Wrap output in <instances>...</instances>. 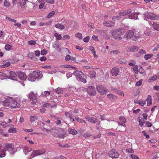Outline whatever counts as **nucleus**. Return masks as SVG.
<instances>
[{
	"label": "nucleus",
	"mask_w": 159,
	"mask_h": 159,
	"mask_svg": "<svg viewBox=\"0 0 159 159\" xmlns=\"http://www.w3.org/2000/svg\"><path fill=\"white\" fill-rule=\"evenodd\" d=\"M108 154L110 157L112 158H117L118 157L119 155L117 152L113 151H110L108 152Z\"/></svg>",
	"instance_id": "11"
},
{
	"label": "nucleus",
	"mask_w": 159,
	"mask_h": 159,
	"mask_svg": "<svg viewBox=\"0 0 159 159\" xmlns=\"http://www.w3.org/2000/svg\"><path fill=\"white\" fill-rule=\"evenodd\" d=\"M103 25L104 26L110 27L113 25L114 24L110 21H104L103 23Z\"/></svg>",
	"instance_id": "20"
},
{
	"label": "nucleus",
	"mask_w": 159,
	"mask_h": 159,
	"mask_svg": "<svg viewBox=\"0 0 159 159\" xmlns=\"http://www.w3.org/2000/svg\"><path fill=\"white\" fill-rule=\"evenodd\" d=\"M89 49L90 51H92L93 52V54H95V53H96V52L95 51L94 48L93 46H91L89 48Z\"/></svg>",
	"instance_id": "63"
},
{
	"label": "nucleus",
	"mask_w": 159,
	"mask_h": 159,
	"mask_svg": "<svg viewBox=\"0 0 159 159\" xmlns=\"http://www.w3.org/2000/svg\"><path fill=\"white\" fill-rule=\"evenodd\" d=\"M71 59V56L69 55H66L65 58V60L66 61H68L70 60Z\"/></svg>",
	"instance_id": "58"
},
{
	"label": "nucleus",
	"mask_w": 159,
	"mask_h": 159,
	"mask_svg": "<svg viewBox=\"0 0 159 159\" xmlns=\"http://www.w3.org/2000/svg\"><path fill=\"white\" fill-rule=\"evenodd\" d=\"M107 96L110 99H116L117 98V97L116 96L111 94H108Z\"/></svg>",
	"instance_id": "28"
},
{
	"label": "nucleus",
	"mask_w": 159,
	"mask_h": 159,
	"mask_svg": "<svg viewBox=\"0 0 159 159\" xmlns=\"http://www.w3.org/2000/svg\"><path fill=\"white\" fill-rule=\"evenodd\" d=\"M125 31L124 28H119L113 31L111 33L112 37L117 40H120L122 39L121 35H123Z\"/></svg>",
	"instance_id": "3"
},
{
	"label": "nucleus",
	"mask_w": 159,
	"mask_h": 159,
	"mask_svg": "<svg viewBox=\"0 0 159 159\" xmlns=\"http://www.w3.org/2000/svg\"><path fill=\"white\" fill-rule=\"evenodd\" d=\"M153 56V55L152 54H146L144 56V58L145 59L147 60Z\"/></svg>",
	"instance_id": "36"
},
{
	"label": "nucleus",
	"mask_w": 159,
	"mask_h": 159,
	"mask_svg": "<svg viewBox=\"0 0 159 159\" xmlns=\"http://www.w3.org/2000/svg\"><path fill=\"white\" fill-rule=\"evenodd\" d=\"M56 93L57 94H61L63 93V91L61 88H58L55 90Z\"/></svg>",
	"instance_id": "35"
},
{
	"label": "nucleus",
	"mask_w": 159,
	"mask_h": 159,
	"mask_svg": "<svg viewBox=\"0 0 159 159\" xmlns=\"http://www.w3.org/2000/svg\"><path fill=\"white\" fill-rule=\"evenodd\" d=\"M85 118L87 121L90 122L94 123L98 122L97 119L95 117H88V116H86Z\"/></svg>",
	"instance_id": "14"
},
{
	"label": "nucleus",
	"mask_w": 159,
	"mask_h": 159,
	"mask_svg": "<svg viewBox=\"0 0 159 159\" xmlns=\"http://www.w3.org/2000/svg\"><path fill=\"white\" fill-rule=\"evenodd\" d=\"M48 52V51L45 49H44L41 50V54L43 55H46Z\"/></svg>",
	"instance_id": "50"
},
{
	"label": "nucleus",
	"mask_w": 159,
	"mask_h": 159,
	"mask_svg": "<svg viewBox=\"0 0 159 159\" xmlns=\"http://www.w3.org/2000/svg\"><path fill=\"white\" fill-rule=\"evenodd\" d=\"M4 147L5 151L8 152L11 154H13L17 151V150L14 148V144L12 143H5Z\"/></svg>",
	"instance_id": "5"
},
{
	"label": "nucleus",
	"mask_w": 159,
	"mask_h": 159,
	"mask_svg": "<svg viewBox=\"0 0 159 159\" xmlns=\"http://www.w3.org/2000/svg\"><path fill=\"white\" fill-rule=\"evenodd\" d=\"M55 14V12L54 11H52L48 14L47 17L48 18H50L52 16Z\"/></svg>",
	"instance_id": "41"
},
{
	"label": "nucleus",
	"mask_w": 159,
	"mask_h": 159,
	"mask_svg": "<svg viewBox=\"0 0 159 159\" xmlns=\"http://www.w3.org/2000/svg\"><path fill=\"white\" fill-rule=\"evenodd\" d=\"M10 77H11V79H13V78H15L16 77L17 75L16 73L12 71H10Z\"/></svg>",
	"instance_id": "25"
},
{
	"label": "nucleus",
	"mask_w": 159,
	"mask_h": 159,
	"mask_svg": "<svg viewBox=\"0 0 159 159\" xmlns=\"http://www.w3.org/2000/svg\"><path fill=\"white\" fill-rule=\"evenodd\" d=\"M146 125L148 127H151L152 126V124L148 121H146L145 122Z\"/></svg>",
	"instance_id": "59"
},
{
	"label": "nucleus",
	"mask_w": 159,
	"mask_h": 159,
	"mask_svg": "<svg viewBox=\"0 0 159 159\" xmlns=\"http://www.w3.org/2000/svg\"><path fill=\"white\" fill-rule=\"evenodd\" d=\"M50 93V92L49 91H45L44 92L43 94L41 93L40 96L42 95L43 97H47L49 95Z\"/></svg>",
	"instance_id": "29"
},
{
	"label": "nucleus",
	"mask_w": 159,
	"mask_h": 159,
	"mask_svg": "<svg viewBox=\"0 0 159 159\" xmlns=\"http://www.w3.org/2000/svg\"><path fill=\"white\" fill-rule=\"evenodd\" d=\"M146 101L147 102V105L148 106H149L151 105L152 104L151 96L148 95L146 99Z\"/></svg>",
	"instance_id": "19"
},
{
	"label": "nucleus",
	"mask_w": 159,
	"mask_h": 159,
	"mask_svg": "<svg viewBox=\"0 0 159 159\" xmlns=\"http://www.w3.org/2000/svg\"><path fill=\"white\" fill-rule=\"evenodd\" d=\"M55 27L61 30H63L65 28V26L60 24L58 23L55 25Z\"/></svg>",
	"instance_id": "27"
},
{
	"label": "nucleus",
	"mask_w": 159,
	"mask_h": 159,
	"mask_svg": "<svg viewBox=\"0 0 159 159\" xmlns=\"http://www.w3.org/2000/svg\"><path fill=\"white\" fill-rule=\"evenodd\" d=\"M119 119L121 122L123 123H125L126 121L125 118L123 116H120Z\"/></svg>",
	"instance_id": "42"
},
{
	"label": "nucleus",
	"mask_w": 159,
	"mask_h": 159,
	"mask_svg": "<svg viewBox=\"0 0 159 159\" xmlns=\"http://www.w3.org/2000/svg\"><path fill=\"white\" fill-rule=\"evenodd\" d=\"M45 4V2H42L39 6V8L40 9H42L43 8Z\"/></svg>",
	"instance_id": "61"
},
{
	"label": "nucleus",
	"mask_w": 159,
	"mask_h": 159,
	"mask_svg": "<svg viewBox=\"0 0 159 159\" xmlns=\"http://www.w3.org/2000/svg\"><path fill=\"white\" fill-rule=\"evenodd\" d=\"M51 130L56 131L52 133L54 137L62 138H64L66 134L63 129L60 128L54 127Z\"/></svg>",
	"instance_id": "4"
},
{
	"label": "nucleus",
	"mask_w": 159,
	"mask_h": 159,
	"mask_svg": "<svg viewBox=\"0 0 159 159\" xmlns=\"http://www.w3.org/2000/svg\"><path fill=\"white\" fill-rule=\"evenodd\" d=\"M121 17L120 16H114L112 18V19L113 20H119L120 19Z\"/></svg>",
	"instance_id": "48"
},
{
	"label": "nucleus",
	"mask_w": 159,
	"mask_h": 159,
	"mask_svg": "<svg viewBox=\"0 0 159 159\" xmlns=\"http://www.w3.org/2000/svg\"><path fill=\"white\" fill-rule=\"evenodd\" d=\"M54 36L56 37V39L57 40H60L62 38L61 34L57 33H55Z\"/></svg>",
	"instance_id": "33"
},
{
	"label": "nucleus",
	"mask_w": 159,
	"mask_h": 159,
	"mask_svg": "<svg viewBox=\"0 0 159 159\" xmlns=\"http://www.w3.org/2000/svg\"><path fill=\"white\" fill-rule=\"evenodd\" d=\"M28 43L29 44L34 45L36 44V42L34 40H31L29 41Z\"/></svg>",
	"instance_id": "46"
},
{
	"label": "nucleus",
	"mask_w": 159,
	"mask_h": 159,
	"mask_svg": "<svg viewBox=\"0 0 159 159\" xmlns=\"http://www.w3.org/2000/svg\"><path fill=\"white\" fill-rule=\"evenodd\" d=\"M43 107H52V106L51 105L50 103H46L43 105Z\"/></svg>",
	"instance_id": "54"
},
{
	"label": "nucleus",
	"mask_w": 159,
	"mask_h": 159,
	"mask_svg": "<svg viewBox=\"0 0 159 159\" xmlns=\"http://www.w3.org/2000/svg\"><path fill=\"white\" fill-rule=\"evenodd\" d=\"M82 72L81 71H79L78 70H76L74 72V74L78 78L80 75L82 74Z\"/></svg>",
	"instance_id": "32"
},
{
	"label": "nucleus",
	"mask_w": 159,
	"mask_h": 159,
	"mask_svg": "<svg viewBox=\"0 0 159 159\" xmlns=\"http://www.w3.org/2000/svg\"><path fill=\"white\" fill-rule=\"evenodd\" d=\"M131 12L130 9H129L126 11H124L119 13V15L121 16H124L129 14Z\"/></svg>",
	"instance_id": "17"
},
{
	"label": "nucleus",
	"mask_w": 159,
	"mask_h": 159,
	"mask_svg": "<svg viewBox=\"0 0 159 159\" xmlns=\"http://www.w3.org/2000/svg\"><path fill=\"white\" fill-rule=\"evenodd\" d=\"M89 36H87L84 38L83 40L85 42H89Z\"/></svg>",
	"instance_id": "62"
},
{
	"label": "nucleus",
	"mask_w": 159,
	"mask_h": 159,
	"mask_svg": "<svg viewBox=\"0 0 159 159\" xmlns=\"http://www.w3.org/2000/svg\"><path fill=\"white\" fill-rule=\"evenodd\" d=\"M11 46L8 44H7L5 46V48L7 51H9L11 50Z\"/></svg>",
	"instance_id": "40"
},
{
	"label": "nucleus",
	"mask_w": 159,
	"mask_h": 159,
	"mask_svg": "<svg viewBox=\"0 0 159 159\" xmlns=\"http://www.w3.org/2000/svg\"><path fill=\"white\" fill-rule=\"evenodd\" d=\"M139 52L142 54H144L146 53L145 51L143 49H141L139 51Z\"/></svg>",
	"instance_id": "64"
},
{
	"label": "nucleus",
	"mask_w": 159,
	"mask_h": 159,
	"mask_svg": "<svg viewBox=\"0 0 159 159\" xmlns=\"http://www.w3.org/2000/svg\"><path fill=\"white\" fill-rule=\"evenodd\" d=\"M139 125H141V126H142L144 125L145 123V121L143 119H142V120L140 119L139 120Z\"/></svg>",
	"instance_id": "53"
},
{
	"label": "nucleus",
	"mask_w": 159,
	"mask_h": 159,
	"mask_svg": "<svg viewBox=\"0 0 159 159\" xmlns=\"http://www.w3.org/2000/svg\"><path fill=\"white\" fill-rule=\"evenodd\" d=\"M97 90L101 95L106 94L108 92V90L102 86H97Z\"/></svg>",
	"instance_id": "9"
},
{
	"label": "nucleus",
	"mask_w": 159,
	"mask_h": 159,
	"mask_svg": "<svg viewBox=\"0 0 159 159\" xmlns=\"http://www.w3.org/2000/svg\"><path fill=\"white\" fill-rule=\"evenodd\" d=\"M113 76H116L119 75V69L117 67L113 68L111 70Z\"/></svg>",
	"instance_id": "12"
},
{
	"label": "nucleus",
	"mask_w": 159,
	"mask_h": 159,
	"mask_svg": "<svg viewBox=\"0 0 159 159\" xmlns=\"http://www.w3.org/2000/svg\"><path fill=\"white\" fill-rule=\"evenodd\" d=\"M126 152L129 153H133L134 152V151L132 148H130L126 149Z\"/></svg>",
	"instance_id": "60"
},
{
	"label": "nucleus",
	"mask_w": 159,
	"mask_h": 159,
	"mask_svg": "<svg viewBox=\"0 0 159 159\" xmlns=\"http://www.w3.org/2000/svg\"><path fill=\"white\" fill-rule=\"evenodd\" d=\"M3 65L1 66V68L8 67L10 65V62L8 60H4L3 62Z\"/></svg>",
	"instance_id": "16"
},
{
	"label": "nucleus",
	"mask_w": 159,
	"mask_h": 159,
	"mask_svg": "<svg viewBox=\"0 0 159 159\" xmlns=\"http://www.w3.org/2000/svg\"><path fill=\"white\" fill-rule=\"evenodd\" d=\"M75 119L79 123H84L86 124V122L85 120H83L81 118H80V117L76 116L75 118Z\"/></svg>",
	"instance_id": "23"
},
{
	"label": "nucleus",
	"mask_w": 159,
	"mask_h": 159,
	"mask_svg": "<svg viewBox=\"0 0 159 159\" xmlns=\"http://www.w3.org/2000/svg\"><path fill=\"white\" fill-rule=\"evenodd\" d=\"M38 153L39 152L38 150H34L32 153L31 156L33 157H34L39 155Z\"/></svg>",
	"instance_id": "37"
},
{
	"label": "nucleus",
	"mask_w": 159,
	"mask_h": 159,
	"mask_svg": "<svg viewBox=\"0 0 159 159\" xmlns=\"http://www.w3.org/2000/svg\"><path fill=\"white\" fill-rule=\"evenodd\" d=\"M4 5L6 7H8L10 6V3L9 2V1H7V0H5L4 1Z\"/></svg>",
	"instance_id": "45"
},
{
	"label": "nucleus",
	"mask_w": 159,
	"mask_h": 159,
	"mask_svg": "<svg viewBox=\"0 0 159 159\" xmlns=\"http://www.w3.org/2000/svg\"><path fill=\"white\" fill-rule=\"evenodd\" d=\"M131 157L132 159H139V157L134 154L131 155Z\"/></svg>",
	"instance_id": "56"
},
{
	"label": "nucleus",
	"mask_w": 159,
	"mask_h": 159,
	"mask_svg": "<svg viewBox=\"0 0 159 159\" xmlns=\"http://www.w3.org/2000/svg\"><path fill=\"white\" fill-rule=\"evenodd\" d=\"M126 62V60L124 59H119L117 61L118 63L121 64L125 63Z\"/></svg>",
	"instance_id": "44"
},
{
	"label": "nucleus",
	"mask_w": 159,
	"mask_h": 159,
	"mask_svg": "<svg viewBox=\"0 0 159 159\" xmlns=\"http://www.w3.org/2000/svg\"><path fill=\"white\" fill-rule=\"evenodd\" d=\"M140 34L139 32L137 34L135 33V30H129L127 31L125 34L124 37L126 39H128L133 38L132 39L134 41H136L139 37Z\"/></svg>",
	"instance_id": "2"
},
{
	"label": "nucleus",
	"mask_w": 159,
	"mask_h": 159,
	"mask_svg": "<svg viewBox=\"0 0 159 159\" xmlns=\"http://www.w3.org/2000/svg\"><path fill=\"white\" fill-rule=\"evenodd\" d=\"M16 131V129L15 128H13L9 129L8 132L9 133H15Z\"/></svg>",
	"instance_id": "47"
},
{
	"label": "nucleus",
	"mask_w": 159,
	"mask_h": 159,
	"mask_svg": "<svg viewBox=\"0 0 159 159\" xmlns=\"http://www.w3.org/2000/svg\"><path fill=\"white\" fill-rule=\"evenodd\" d=\"M111 54H118L120 53V52L118 50H115L111 52Z\"/></svg>",
	"instance_id": "57"
},
{
	"label": "nucleus",
	"mask_w": 159,
	"mask_h": 159,
	"mask_svg": "<svg viewBox=\"0 0 159 159\" xmlns=\"http://www.w3.org/2000/svg\"><path fill=\"white\" fill-rule=\"evenodd\" d=\"M40 74V72L39 71H33L29 75L28 80L30 81H34L36 79L38 78Z\"/></svg>",
	"instance_id": "6"
},
{
	"label": "nucleus",
	"mask_w": 159,
	"mask_h": 159,
	"mask_svg": "<svg viewBox=\"0 0 159 159\" xmlns=\"http://www.w3.org/2000/svg\"><path fill=\"white\" fill-rule=\"evenodd\" d=\"M36 95L37 96V93L34 94L32 92H30L28 95L31 103L33 105H34L37 102V98Z\"/></svg>",
	"instance_id": "7"
},
{
	"label": "nucleus",
	"mask_w": 159,
	"mask_h": 159,
	"mask_svg": "<svg viewBox=\"0 0 159 159\" xmlns=\"http://www.w3.org/2000/svg\"><path fill=\"white\" fill-rule=\"evenodd\" d=\"M142 80L141 79L139 81L137 82H136V83L135 84V86H140L142 84Z\"/></svg>",
	"instance_id": "51"
},
{
	"label": "nucleus",
	"mask_w": 159,
	"mask_h": 159,
	"mask_svg": "<svg viewBox=\"0 0 159 159\" xmlns=\"http://www.w3.org/2000/svg\"><path fill=\"white\" fill-rule=\"evenodd\" d=\"M6 155V151L4 149L0 150V157H3Z\"/></svg>",
	"instance_id": "24"
},
{
	"label": "nucleus",
	"mask_w": 159,
	"mask_h": 159,
	"mask_svg": "<svg viewBox=\"0 0 159 159\" xmlns=\"http://www.w3.org/2000/svg\"><path fill=\"white\" fill-rule=\"evenodd\" d=\"M130 49L131 52H135L138 50V48L137 47L134 46L131 47Z\"/></svg>",
	"instance_id": "38"
},
{
	"label": "nucleus",
	"mask_w": 159,
	"mask_h": 159,
	"mask_svg": "<svg viewBox=\"0 0 159 159\" xmlns=\"http://www.w3.org/2000/svg\"><path fill=\"white\" fill-rule=\"evenodd\" d=\"M128 18L130 19H134L136 20L137 17V15L135 13H132L128 16Z\"/></svg>",
	"instance_id": "21"
},
{
	"label": "nucleus",
	"mask_w": 159,
	"mask_h": 159,
	"mask_svg": "<svg viewBox=\"0 0 159 159\" xmlns=\"http://www.w3.org/2000/svg\"><path fill=\"white\" fill-rule=\"evenodd\" d=\"M26 0H20V5L22 7H25V6Z\"/></svg>",
	"instance_id": "30"
},
{
	"label": "nucleus",
	"mask_w": 159,
	"mask_h": 159,
	"mask_svg": "<svg viewBox=\"0 0 159 159\" xmlns=\"http://www.w3.org/2000/svg\"><path fill=\"white\" fill-rule=\"evenodd\" d=\"M2 105L4 106H9L13 108H18L20 106L19 103L15 99L11 98H7L1 102Z\"/></svg>",
	"instance_id": "1"
},
{
	"label": "nucleus",
	"mask_w": 159,
	"mask_h": 159,
	"mask_svg": "<svg viewBox=\"0 0 159 159\" xmlns=\"http://www.w3.org/2000/svg\"><path fill=\"white\" fill-rule=\"evenodd\" d=\"M18 75L19 78L22 80H25L26 79V75L22 72L19 71L18 73Z\"/></svg>",
	"instance_id": "13"
},
{
	"label": "nucleus",
	"mask_w": 159,
	"mask_h": 159,
	"mask_svg": "<svg viewBox=\"0 0 159 159\" xmlns=\"http://www.w3.org/2000/svg\"><path fill=\"white\" fill-rule=\"evenodd\" d=\"M159 76L156 75L152 76L150 77L149 79L148 80V82H151L154 81L155 80H157Z\"/></svg>",
	"instance_id": "18"
},
{
	"label": "nucleus",
	"mask_w": 159,
	"mask_h": 159,
	"mask_svg": "<svg viewBox=\"0 0 159 159\" xmlns=\"http://www.w3.org/2000/svg\"><path fill=\"white\" fill-rule=\"evenodd\" d=\"M70 37L69 35H67V34H66L63 36V40L68 39H70Z\"/></svg>",
	"instance_id": "55"
},
{
	"label": "nucleus",
	"mask_w": 159,
	"mask_h": 159,
	"mask_svg": "<svg viewBox=\"0 0 159 159\" xmlns=\"http://www.w3.org/2000/svg\"><path fill=\"white\" fill-rule=\"evenodd\" d=\"M152 27L153 28L156 30H159V24L156 23L154 22L152 24Z\"/></svg>",
	"instance_id": "26"
},
{
	"label": "nucleus",
	"mask_w": 159,
	"mask_h": 159,
	"mask_svg": "<svg viewBox=\"0 0 159 159\" xmlns=\"http://www.w3.org/2000/svg\"><path fill=\"white\" fill-rule=\"evenodd\" d=\"M68 131L70 134L73 135H76L77 134V131L74 129L69 128Z\"/></svg>",
	"instance_id": "22"
},
{
	"label": "nucleus",
	"mask_w": 159,
	"mask_h": 159,
	"mask_svg": "<svg viewBox=\"0 0 159 159\" xmlns=\"http://www.w3.org/2000/svg\"><path fill=\"white\" fill-rule=\"evenodd\" d=\"M6 19H8L9 21L11 22H12L16 23V20L11 19L7 16L6 17Z\"/></svg>",
	"instance_id": "52"
},
{
	"label": "nucleus",
	"mask_w": 159,
	"mask_h": 159,
	"mask_svg": "<svg viewBox=\"0 0 159 159\" xmlns=\"http://www.w3.org/2000/svg\"><path fill=\"white\" fill-rule=\"evenodd\" d=\"M75 36L80 39H81L83 38L82 34L80 33L75 34Z\"/></svg>",
	"instance_id": "39"
},
{
	"label": "nucleus",
	"mask_w": 159,
	"mask_h": 159,
	"mask_svg": "<svg viewBox=\"0 0 159 159\" xmlns=\"http://www.w3.org/2000/svg\"><path fill=\"white\" fill-rule=\"evenodd\" d=\"M79 79V80L80 81L84 82L86 83V76H85L83 73L82 72V74L80 75L79 77L78 78Z\"/></svg>",
	"instance_id": "15"
},
{
	"label": "nucleus",
	"mask_w": 159,
	"mask_h": 159,
	"mask_svg": "<svg viewBox=\"0 0 159 159\" xmlns=\"http://www.w3.org/2000/svg\"><path fill=\"white\" fill-rule=\"evenodd\" d=\"M38 154L39 155H42L46 151L45 150L42 149V150H38Z\"/></svg>",
	"instance_id": "49"
},
{
	"label": "nucleus",
	"mask_w": 159,
	"mask_h": 159,
	"mask_svg": "<svg viewBox=\"0 0 159 159\" xmlns=\"http://www.w3.org/2000/svg\"><path fill=\"white\" fill-rule=\"evenodd\" d=\"M133 70L134 71L135 73L137 74L138 73V66L137 65L133 67Z\"/></svg>",
	"instance_id": "43"
},
{
	"label": "nucleus",
	"mask_w": 159,
	"mask_h": 159,
	"mask_svg": "<svg viewBox=\"0 0 159 159\" xmlns=\"http://www.w3.org/2000/svg\"><path fill=\"white\" fill-rule=\"evenodd\" d=\"M87 91L88 94L92 96L94 95L95 94L96 90L94 86H89L87 89Z\"/></svg>",
	"instance_id": "10"
},
{
	"label": "nucleus",
	"mask_w": 159,
	"mask_h": 159,
	"mask_svg": "<svg viewBox=\"0 0 159 159\" xmlns=\"http://www.w3.org/2000/svg\"><path fill=\"white\" fill-rule=\"evenodd\" d=\"M90 77L92 78H95L96 77V73L94 71H91L89 73Z\"/></svg>",
	"instance_id": "34"
},
{
	"label": "nucleus",
	"mask_w": 159,
	"mask_h": 159,
	"mask_svg": "<svg viewBox=\"0 0 159 159\" xmlns=\"http://www.w3.org/2000/svg\"><path fill=\"white\" fill-rule=\"evenodd\" d=\"M145 16L147 18L151 20H156L158 18V16L153 13L147 12L145 14Z\"/></svg>",
	"instance_id": "8"
},
{
	"label": "nucleus",
	"mask_w": 159,
	"mask_h": 159,
	"mask_svg": "<svg viewBox=\"0 0 159 159\" xmlns=\"http://www.w3.org/2000/svg\"><path fill=\"white\" fill-rule=\"evenodd\" d=\"M37 120V117L35 116H31L30 117V120L31 122H34L36 120Z\"/></svg>",
	"instance_id": "31"
}]
</instances>
